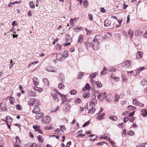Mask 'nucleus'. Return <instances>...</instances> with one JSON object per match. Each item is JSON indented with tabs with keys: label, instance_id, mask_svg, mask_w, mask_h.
Returning <instances> with one entry per match:
<instances>
[{
	"label": "nucleus",
	"instance_id": "obj_1",
	"mask_svg": "<svg viewBox=\"0 0 147 147\" xmlns=\"http://www.w3.org/2000/svg\"><path fill=\"white\" fill-rule=\"evenodd\" d=\"M102 38L101 36L96 35L93 40L90 39H88L86 42V47L88 48L91 46L95 50H97L99 47L98 43L100 42V40Z\"/></svg>",
	"mask_w": 147,
	"mask_h": 147
},
{
	"label": "nucleus",
	"instance_id": "obj_2",
	"mask_svg": "<svg viewBox=\"0 0 147 147\" xmlns=\"http://www.w3.org/2000/svg\"><path fill=\"white\" fill-rule=\"evenodd\" d=\"M58 94L61 98L62 104H67L70 102V101L69 100L67 99L66 95L61 94L59 92H58Z\"/></svg>",
	"mask_w": 147,
	"mask_h": 147
},
{
	"label": "nucleus",
	"instance_id": "obj_3",
	"mask_svg": "<svg viewBox=\"0 0 147 147\" xmlns=\"http://www.w3.org/2000/svg\"><path fill=\"white\" fill-rule=\"evenodd\" d=\"M39 102L40 101L38 100H36L34 98H31L28 101L29 104L30 106L33 105L35 104H36L37 105L39 104Z\"/></svg>",
	"mask_w": 147,
	"mask_h": 147
},
{
	"label": "nucleus",
	"instance_id": "obj_4",
	"mask_svg": "<svg viewBox=\"0 0 147 147\" xmlns=\"http://www.w3.org/2000/svg\"><path fill=\"white\" fill-rule=\"evenodd\" d=\"M107 96V94L105 92H102L99 94L97 96V98L100 101H102Z\"/></svg>",
	"mask_w": 147,
	"mask_h": 147
},
{
	"label": "nucleus",
	"instance_id": "obj_5",
	"mask_svg": "<svg viewBox=\"0 0 147 147\" xmlns=\"http://www.w3.org/2000/svg\"><path fill=\"white\" fill-rule=\"evenodd\" d=\"M132 100L133 103L134 105H137V106H139L140 107H142L144 106V104L140 103L138 101V100L136 98H135L134 99H133V98Z\"/></svg>",
	"mask_w": 147,
	"mask_h": 147
},
{
	"label": "nucleus",
	"instance_id": "obj_6",
	"mask_svg": "<svg viewBox=\"0 0 147 147\" xmlns=\"http://www.w3.org/2000/svg\"><path fill=\"white\" fill-rule=\"evenodd\" d=\"M46 70L48 72H55L57 71V69L53 67L48 66L46 67Z\"/></svg>",
	"mask_w": 147,
	"mask_h": 147
},
{
	"label": "nucleus",
	"instance_id": "obj_7",
	"mask_svg": "<svg viewBox=\"0 0 147 147\" xmlns=\"http://www.w3.org/2000/svg\"><path fill=\"white\" fill-rule=\"evenodd\" d=\"M51 118L49 117H43L42 121L45 123H48L50 122Z\"/></svg>",
	"mask_w": 147,
	"mask_h": 147
},
{
	"label": "nucleus",
	"instance_id": "obj_8",
	"mask_svg": "<svg viewBox=\"0 0 147 147\" xmlns=\"http://www.w3.org/2000/svg\"><path fill=\"white\" fill-rule=\"evenodd\" d=\"M56 58L57 60L59 61H61L64 59L63 55L60 53H58L57 54L56 56Z\"/></svg>",
	"mask_w": 147,
	"mask_h": 147
},
{
	"label": "nucleus",
	"instance_id": "obj_9",
	"mask_svg": "<svg viewBox=\"0 0 147 147\" xmlns=\"http://www.w3.org/2000/svg\"><path fill=\"white\" fill-rule=\"evenodd\" d=\"M97 101L96 99V96L94 95L92 97V98L91 100L90 104H92L95 105L97 103Z\"/></svg>",
	"mask_w": 147,
	"mask_h": 147
},
{
	"label": "nucleus",
	"instance_id": "obj_10",
	"mask_svg": "<svg viewBox=\"0 0 147 147\" xmlns=\"http://www.w3.org/2000/svg\"><path fill=\"white\" fill-rule=\"evenodd\" d=\"M111 24V21L109 19H106L104 22V26L106 27L109 26Z\"/></svg>",
	"mask_w": 147,
	"mask_h": 147
},
{
	"label": "nucleus",
	"instance_id": "obj_11",
	"mask_svg": "<svg viewBox=\"0 0 147 147\" xmlns=\"http://www.w3.org/2000/svg\"><path fill=\"white\" fill-rule=\"evenodd\" d=\"M40 110L39 107L38 106H36L32 111L33 113L36 114L38 113Z\"/></svg>",
	"mask_w": 147,
	"mask_h": 147
},
{
	"label": "nucleus",
	"instance_id": "obj_12",
	"mask_svg": "<svg viewBox=\"0 0 147 147\" xmlns=\"http://www.w3.org/2000/svg\"><path fill=\"white\" fill-rule=\"evenodd\" d=\"M84 38V36L82 34H80L78 38V42L81 44Z\"/></svg>",
	"mask_w": 147,
	"mask_h": 147
},
{
	"label": "nucleus",
	"instance_id": "obj_13",
	"mask_svg": "<svg viewBox=\"0 0 147 147\" xmlns=\"http://www.w3.org/2000/svg\"><path fill=\"white\" fill-rule=\"evenodd\" d=\"M143 53L140 51H138L136 53V58L137 59H141L143 55Z\"/></svg>",
	"mask_w": 147,
	"mask_h": 147
},
{
	"label": "nucleus",
	"instance_id": "obj_14",
	"mask_svg": "<svg viewBox=\"0 0 147 147\" xmlns=\"http://www.w3.org/2000/svg\"><path fill=\"white\" fill-rule=\"evenodd\" d=\"M105 115V113L99 115L97 116L96 119L99 120L100 119H104V117Z\"/></svg>",
	"mask_w": 147,
	"mask_h": 147
},
{
	"label": "nucleus",
	"instance_id": "obj_15",
	"mask_svg": "<svg viewBox=\"0 0 147 147\" xmlns=\"http://www.w3.org/2000/svg\"><path fill=\"white\" fill-rule=\"evenodd\" d=\"M66 41L67 42H71V36L68 34H66L65 36Z\"/></svg>",
	"mask_w": 147,
	"mask_h": 147
},
{
	"label": "nucleus",
	"instance_id": "obj_16",
	"mask_svg": "<svg viewBox=\"0 0 147 147\" xmlns=\"http://www.w3.org/2000/svg\"><path fill=\"white\" fill-rule=\"evenodd\" d=\"M5 119H6L5 120L3 119V120L4 121H5V122L7 121L9 123L12 122L13 120V119L9 116H6Z\"/></svg>",
	"mask_w": 147,
	"mask_h": 147
},
{
	"label": "nucleus",
	"instance_id": "obj_17",
	"mask_svg": "<svg viewBox=\"0 0 147 147\" xmlns=\"http://www.w3.org/2000/svg\"><path fill=\"white\" fill-rule=\"evenodd\" d=\"M34 89L39 93L43 91V89L42 88L37 86H34Z\"/></svg>",
	"mask_w": 147,
	"mask_h": 147
},
{
	"label": "nucleus",
	"instance_id": "obj_18",
	"mask_svg": "<svg viewBox=\"0 0 147 147\" xmlns=\"http://www.w3.org/2000/svg\"><path fill=\"white\" fill-rule=\"evenodd\" d=\"M33 82L35 86H37L38 85L39 83L38 82V79L36 77H34L32 79Z\"/></svg>",
	"mask_w": 147,
	"mask_h": 147
},
{
	"label": "nucleus",
	"instance_id": "obj_19",
	"mask_svg": "<svg viewBox=\"0 0 147 147\" xmlns=\"http://www.w3.org/2000/svg\"><path fill=\"white\" fill-rule=\"evenodd\" d=\"M44 114L43 113H40L36 114V119H40L43 116Z\"/></svg>",
	"mask_w": 147,
	"mask_h": 147
},
{
	"label": "nucleus",
	"instance_id": "obj_20",
	"mask_svg": "<svg viewBox=\"0 0 147 147\" xmlns=\"http://www.w3.org/2000/svg\"><path fill=\"white\" fill-rule=\"evenodd\" d=\"M28 95L30 96L35 97L36 96V93L35 92H30L28 93Z\"/></svg>",
	"mask_w": 147,
	"mask_h": 147
},
{
	"label": "nucleus",
	"instance_id": "obj_21",
	"mask_svg": "<svg viewBox=\"0 0 147 147\" xmlns=\"http://www.w3.org/2000/svg\"><path fill=\"white\" fill-rule=\"evenodd\" d=\"M141 115L143 117H146L147 114V109H142L141 111Z\"/></svg>",
	"mask_w": 147,
	"mask_h": 147
},
{
	"label": "nucleus",
	"instance_id": "obj_22",
	"mask_svg": "<svg viewBox=\"0 0 147 147\" xmlns=\"http://www.w3.org/2000/svg\"><path fill=\"white\" fill-rule=\"evenodd\" d=\"M90 96V94L89 92L85 93L83 95V97L84 98H88Z\"/></svg>",
	"mask_w": 147,
	"mask_h": 147
},
{
	"label": "nucleus",
	"instance_id": "obj_23",
	"mask_svg": "<svg viewBox=\"0 0 147 147\" xmlns=\"http://www.w3.org/2000/svg\"><path fill=\"white\" fill-rule=\"evenodd\" d=\"M127 33L130 36V38H132L134 33L133 31L131 29H129L127 31Z\"/></svg>",
	"mask_w": 147,
	"mask_h": 147
},
{
	"label": "nucleus",
	"instance_id": "obj_24",
	"mask_svg": "<svg viewBox=\"0 0 147 147\" xmlns=\"http://www.w3.org/2000/svg\"><path fill=\"white\" fill-rule=\"evenodd\" d=\"M110 77L114 79L115 81H118L119 80V78L118 77H115V75L113 74H111L110 75Z\"/></svg>",
	"mask_w": 147,
	"mask_h": 147
},
{
	"label": "nucleus",
	"instance_id": "obj_25",
	"mask_svg": "<svg viewBox=\"0 0 147 147\" xmlns=\"http://www.w3.org/2000/svg\"><path fill=\"white\" fill-rule=\"evenodd\" d=\"M141 33V32L140 30H138L136 31L134 33V36L137 37Z\"/></svg>",
	"mask_w": 147,
	"mask_h": 147
},
{
	"label": "nucleus",
	"instance_id": "obj_26",
	"mask_svg": "<svg viewBox=\"0 0 147 147\" xmlns=\"http://www.w3.org/2000/svg\"><path fill=\"white\" fill-rule=\"evenodd\" d=\"M3 102H1L0 104V108L2 109V111H5L7 109H6V107H5V104H4V105L3 106H2V105H3Z\"/></svg>",
	"mask_w": 147,
	"mask_h": 147
},
{
	"label": "nucleus",
	"instance_id": "obj_27",
	"mask_svg": "<svg viewBox=\"0 0 147 147\" xmlns=\"http://www.w3.org/2000/svg\"><path fill=\"white\" fill-rule=\"evenodd\" d=\"M62 55L64 58L67 57L69 55L68 51L66 50L65 51Z\"/></svg>",
	"mask_w": 147,
	"mask_h": 147
},
{
	"label": "nucleus",
	"instance_id": "obj_28",
	"mask_svg": "<svg viewBox=\"0 0 147 147\" xmlns=\"http://www.w3.org/2000/svg\"><path fill=\"white\" fill-rule=\"evenodd\" d=\"M84 74L83 72H79L78 75V79H80L82 78Z\"/></svg>",
	"mask_w": 147,
	"mask_h": 147
},
{
	"label": "nucleus",
	"instance_id": "obj_29",
	"mask_svg": "<svg viewBox=\"0 0 147 147\" xmlns=\"http://www.w3.org/2000/svg\"><path fill=\"white\" fill-rule=\"evenodd\" d=\"M59 109V107L58 106H56L54 108H52L51 110V113H53L54 112L57 111Z\"/></svg>",
	"mask_w": 147,
	"mask_h": 147
},
{
	"label": "nucleus",
	"instance_id": "obj_30",
	"mask_svg": "<svg viewBox=\"0 0 147 147\" xmlns=\"http://www.w3.org/2000/svg\"><path fill=\"white\" fill-rule=\"evenodd\" d=\"M59 109V107L58 106H56L54 108H52L51 110V113H53L54 112L57 111Z\"/></svg>",
	"mask_w": 147,
	"mask_h": 147
},
{
	"label": "nucleus",
	"instance_id": "obj_31",
	"mask_svg": "<svg viewBox=\"0 0 147 147\" xmlns=\"http://www.w3.org/2000/svg\"><path fill=\"white\" fill-rule=\"evenodd\" d=\"M109 119L113 121H116L117 119V118L115 116L111 115L109 117Z\"/></svg>",
	"mask_w": 147,
	"mask_h": 147
},
{
	"label": "nucleus",
	"instance_id": "obj_32",
	"mask_svg": "<svg viewBox=\"0 0 147 147\" xmlns=\"http://www.w3.org/2000/svg\"><path fill=\"white\" fill-rule=\"evenodd\" d=\"M76 19H71L70 21V24L71 25H72L73 26H74L75 23L76 22Z\"/></svg>",
	"mask_w": 147,
	"mask_h": 147
},
{
	"label": "nucleus",
	"instance_id": "obj_33",
	"mask_svg": "<svg viewBox=\"0 0 147 147\" xmlns=\"http://www.w3.org/2000/svg\"><path fill=\"white\" fill-rule=\"evenodd\" d=\"M145 69L144 67H140L138 69L136 73V75L138 74L141 71H142Z\"/></svg>",
	"mask_w": 147,
	"mask_h": 147
},
{
	"label": "nucleus",
	"instance_id": "obj_34",
	"mask_svg": "<svg viewBox=\"0 0 147 147\" xmlns=\"http://www.w3.org/2000/svg\"><path fill=\"white\" fill-rule=\"evenodd\" d=\"M89 136L92 137L90 139V140L92 141H94L98 138V137L96 136H95V138H94L93 137L94 136L93 134L90 135Z\"/></svg>",
	"mask_w": 147,
	"mask_h": 147
},
{
	"label": "nucleus",
	"instance_id": "obj_35",
	"mask_svg": "<svg viewBox=\"0 0 147 147\" xmlns=\"http://www.w3.org/2000/svg\"><path fill=\"white\" fill-rule=\"evenodd\" d=\"M43 81L45 86H48L49 85V82L47 79H44L43 80Z\"/></svg>",
	"mask_w": 147,
	"mask_h": 147
},
{
	"label": "nucleus",
	"instance_id": "obj_36",
	"mask_svg": "<svg viewBox=\"0 0 147 147\" xmlns=\"http://www.w3.org/2000/svg\"><path fill=\"white\" fill-rule=\"evenodd\" d=\"M28 145L29 147H36V144L35 143H32L31 142H29L28 143Z\"/></svg>",
	"mask_w": 147,
	"mask_h": 147
},
{
	"label": "nucleus",
	"instance_id": "obj_37",
	"mask_svg": "<svg viewBox=\"0 0 147 147\" xmlns=\"http://www.w3.org/2000/svg\"><path fill=\"white\" fill-rule=\"evenodd\" d=\"M57 92V93H56L54 94H51V95L54 99L55 100L58 98V92Z\"/></svg>",
	"mask_w": 147,
	"mask_h": 147
},
{
	"label": "nucleus",
	"instance_id": "obj_38",
	"mask_svg": "<svg viewBox=\"0 0 147 147\" xmlns=\"http://www.w3.org/2000/svg\"><path fill=\"white\" fill-rule=\"evenodd\" d=\"M96 109L94 107L92 108L91 109H89L88 111V113H94Z\"/></svg>",
	"mask_w": 147,
	"mask_h": 147
},
{
	"label": "nucleus",
	"instance_id": "obj_39",
	"mask_svg": "<svg viewBox=\"0 0 147 147\" xmlns=\"http://www.w3.org/2000/svg\"><path fill=\"white\" fill-rule=\"evenodd\" d=\"M107 70V69L105 67H103V69L102 70L100 73L101 75L105 74L106 72V71Z\"/></svg>",
	"mask_w": 147,
	"mask_h": 147
},
{
	"label": "nucleus",
	"instance_id": "obj_40",
	"mask_svg": "<svg viewBox=\"0 0 147 147\" xmlns=\"http://www.w3.org/2000/svg\"><path fill=\"white\" fill-rule=\"evenodd\" d=\"M29 5L31 8H34L35 5L33 1H30L29 3Z\"/></svg>",
	"mask_w": 147,
	"mask_h": 147
},
{
	"label": "nucleus",
	"instance_id": "obj_41",
	"mask_svg": "<svg viewBox=\"0 0 147 147\" xmlns=\"http://www.w3.org/2000/svg\"><path fill=\"white\" fill-rule=\"evenodd\" d=\"M95 84L98 88H100L102 86V84L100 82H99L98 81L96 82H95Z\"/></svg>",
	"mask_w": 147,
	"mask_h": 147
},
{
	"label": "nucleus",
	"instance_id": "obj_42",
	"mask_svg": "<svg viewBox=\"0 0 147 147\" xmlns=\"http://www.w3.org/2000/svg\"><path fill=\"white\" fill-rule=\"evenodd\" d=\"M130 61L129 60H127L125 61L124 64L126 66H129L130 65Z\"/></svg>",
	"mask_w": 147,
	"mask_h": 147
},
{
	"label": "nucleus",
	"instance_id": "obj_43",
	"mask_svg": "<svg viewBox=\"0 0 147 147\" xmlns=\"http://www.w3.org/2000/svg\"><path fill=\"white\" fill-rule=\"evenodd\" d=\"M37 138L40 142L42 143L43 142V140L42 139V138L41 136H38Z\"/></svg>",
	"mask_w": 147,
	"mask_h": 147
},
{
	"label": "nucleus",
	"instance_id": "obj_44",
	"mask_svg": "<svg viewBox=\"0 0 147 147\" xmlns=\"http://www.w3.org/2000/svg\"><path fill=\"white\" fill-rule=\"evenodd\" d=\"M109 69V71L111 72H114L115 71V68L112 66L110 67Z\"/></svg>",
	"mask_w": 147,
	"mask_h": 147
},
{
	"label": "nucleus",
	"instance_id": "obj_45",
	"mask_svg": "<svg viewBox=\"0 0 147 147\" xmlns=\"http://www.w3.org/2000/svg\"><path fill=\"white\" fill-rule=\"evenodd\" d=\"M97 74V72H95L94 73L90 75L89 77L90 79H92L95 77L96 75Z\"/></svg>",
	"mask_w": 147,
	"mask_h": 147
},
{
	"label": "nucleus",
	"instance_id": "obj_46",
	"mask_svg": "<svg viewBox=\"0 0 147 147\" xmlns=\"http://www.w3.org/2000/svg\"><path fill=\"white\" fill-rule=\"evenodd\" d=\"M58 87L59 88L61 89H63L64 88L65 86L62 83H59L58 85Z\"/></svg>",
	"mask_w": 147,
	"mask_h": 147
},
{
	"label": "nucleus",
	"instance_id": "obj_47",
	"mask_svg": "<svg viewBox=\"0 0 147 147\" xmlns=\"http://www.w3.org/2000/svg\"><path fill=\"white\" fill-rule=\"evenodd\" d=\"M127 108L129 110H133L136 109V108L133 106L129 105L127 107Z\"/></svg>",
	"mask_w": 147,
	"mask_h": 147
},
{
	"label": "nucleus",
	"instance_id": "obj_48",
	"mask_svg": "<svg viewBox=\"0 0 147 147\" xmlns=\"http://www.w3.org/2000/svg\"><path fill=\"white\" fill-rule=\"evenodd\" d=\"M9 101L10 103L13 105L14 103L15 99L13 97H11L10 98Z\"/></svg>",
	"mask_w": 147,
	"mask_h": 147
},
{
	"label": "nucleus",
	"instance_id": "obj_49",
	"mask_svg": "<svg viewBox=\"0 0 147 147\" xmlns=\"http://www.w3.org/2000/svg\"><path fill=\"white\" fill-rule=\"evenodd\" d=\"M74 30L75 32H78L80 30H81L82 29L80 27H78L77 28H74Z\"/></svg>",
	"mask_w": 147,
	"mask_h": 147
},
{
	"label": "nucleus",
	"instance_id": "obj_50",
	"mask_svg": "<svg viewBox=\"0 0 147 147\" xmlns=\"http://www.w3.org/2000/svg\"><path fill=\"white\" fill-rule=\"evenodd\" d=\"M141 83L143 86L146 85L147 84L146 80H145L143 79L141 82Z\"/></svg>",
	"mask_w": 147,
	"mask_h": 147
},
{
	"label": "nucleus",
	"instance_id": "obj_51",
	"mask_svg": "<svg viewBox=\"0 0 147 147\" xmlns=\"http://www.w3.org/2000/svg\"><path fill=\"white\" fill-rule=\"evenodd\" d=\"M127 134L129 136H133L134 134V133L133 131L130 130L129 131H127Z\"/></svg>",
	"mask_w": 147,
	"mask_h": 147
},
{
	"label": "nucleus",
	"instance_id": "obj_52",
	"mask_svg": "<svg viewBox=\"0 0 147 147\" xmlns=\"http://www.w3.org/2000/svg\"><path fill=\"white\" fill-rule=\"evenodd\" d=\"M88 1L87 0H85L83 3L84 6L85 7H87L88 6Z\"/></svg>",
	"mask_w": 147,
	"mask_h": 147
},
{
	"label": "nucleus",
	"instance_id": "obj_53",
	"mask_svg": "<svg viewBox=\"0 0 147 147\" xmlns=\"http://www.w3.org/2000/svg\"><path fill=\"white\" fill-rule=\"evenodd\" d=\"M77 91L75 90H72L70 92V94L71 95H74L76 94Z\"/></svg>",
	"mask_w": 147,
	"mask_h": 147
},
{
	"label": "nucleus",
	"instance_id": "obj_54",
	"mask_svg": "<svg viewBox=\"0 0 147 147\" xmlns=\"http://www.w3.org/2000/svg\"><path fill=\"white\" fill-rule=\"evenodd\" d=\"M33 127L35 129L36 131H37V129L40 128V126L35 125L33 126Z\"/></svg>",
	"mask_w": 147,
	"mask_h": 147
},
{
	"label": "nucleus",
	"instance_id": "obj_55",
	"mask_svg": "<svg viewBox=\"0 0 147 147\" xmlns=\"http://www.w3.org/2000/svg\"><path fill=\"white\" fill-rule=\"evenodd\" d=\"M122 80L123 81L125 82H127V79L125 76V75L122 76Z\"/></svg>",
	"mask_w": 147,
	"mask_h": 147
},
{
	"label": "nucleus",
	"instance_id": "obj_56",
	"mask_svg": "<svg viewBox=\"0 0 147 147\" xmlns=\"http://www.w3.org/2000/svg\"><path fill=\"white\" fill-rule=\"evenodd\" d=\"M70 105H66L65 106V108L66 111H67L69 110L70 109Z\"/></svg>",
	"mask_w": 147,
	"mask_h": 147
},
{
	"label": "nucleus",
	"instance_id": "obj_57",
	"mask_svg": "<svg viewBox=\"0 0 147 147\" xmlns=\"http://www.w3.org/2000/svg\"><path fill=\"white\" fill-rule=\"evenodd\" d=\"M129 119V117H126L123 118V122L124 123L126 122L128 119Z\"/></svg>",
	"mask_w": 147,
	"mask_h": 147
},
{
	"label": "nucleus",
	"instance_id": "obj_58",
	"mask_svg": "<svg viewBox=\"0 0 147 147\" xmlns=\"http://www.w3.org/2000/svg\"><path fill=\"white\" fill-rule=\"evenodd\" d=\"M88 18L90 20V21H92L93 20L92 19V14L90 13H89L88 14Z\"/></svg>",
	"mask_w": 147,
	"mask_h": 147
},
{
	"label": "nucleus",
	"instance_id": "obj_59",
	"mask_svg": "<svg viewBox=\"0 0 147 147\" xmlns=\"http://www.w3.org/2000/svg\"><path fill=\"white\" fill-rule=\"evenodd\" d=\"M100 11L103 13H105L106 12V10L103 7H100Z\"/></svg>",
	"mask_w": 147,
	"mask_h": 147
},
{
	"label": "nucleus",
	"instance_id": "obj_60",
	"mask_svg": "<svg viewBox=\"0 0 147 147\" xmlns=\"http://www.w3.org/2000/svg\"><path fill=\"white\" fill-rule=\"evenodd\" d=\"M85 88L86 90H89L90 88V86L89 85L88 83H87L85 85Z\"/></svg>",
	"mask_w": 147,
	"mask_h": 147
},
{
	"label": "nucleus",
	"instance_id": "obj_61",
	"mask_svg": "<svg viewBox=\"0 0 147 147\" xmlns=\"http://www.w3.org/2000/svg\"><path fill=\"white\" fill-rule=\"evenodd\" d=\"M80 99L79 98H78L76 99V100L75 101V103H77V104L80 103Z\"/></svg>",
	"mask_w": 147,
	"mask_h": 147
},
{
	"label": "nucleus",
	"instance_id": "obj_62",
	"mask_svg": "<svg viewBox=\"0 0 147 147\" xmlns=\"http://www.w3.org/2000/svg\"><path fill=\"white\" fill-rule=\"evenodd\" d=\"M86 32H87V35H90L91 33L92 32V31L90 30H88L87 28H86Z\"/></svg>",
	"mask_w": 147,
	"mask_h": 147
},
{
	"label": "nucleus",
	"instance_id": "obj_63",
	"mask_svg": "<svg viewBox=\"0 0 147 147\" xmlns=\"http://www.w3.org/2000/svg\"><path fill=\"white\" fill-rule=\"evenodd\" d=\"M20 139L19 138L18 139L16 140V144H17V145H18V144H20Z\"/></svg>",
	"mask_w": 147,
	"mask_h": 147
},
{
	"label": "nucleus",
	"instance_id": "obj_64",
	"mask_svg": "<svg viewBox=\"0 0 147 147\" xmlns=\"http://www.w3.org/2000/svg\"><path fill=\"white\" fill-rule=\"evenodd\" d=\"M60 128L61 129V130L62 131H64L65 129L66 128H65L64 126H60Z\"/></svg>",
	"mask_w": 147,
	"mask_h": 147
}]
</instances>
